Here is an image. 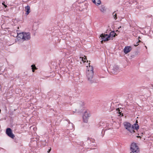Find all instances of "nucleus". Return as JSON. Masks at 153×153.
Here are the masks:
<instances>
[{"instance_id": "1", "label": "nucleus", "mask_w": 153, "mask_h": 153, "mask_svg": "<svg viewBox=\"0 0 153 153\" xmlns=\"http://www.w3.org/2000/svg\"><path fill=\"white\" fill-rule=\"evenodd\" d=\"M112 33H114L113 32H111L108 35L104 33L101 34L100 36L102 39V40L101 41V43H103V41L105 42L109 40L110 39V38L111 37V34Z\"/></svg>"}, {"instance_id": "2", "label": "nucleus", "mask_w": 153, "mask_h": 153, "mask_svg": "<svg viewBox=\"0 0 153 153\" xmlns=\"http://www.w3.org/2000/svg\"><path fill=\"white\" fill-rule=\"evenodd\" d=\"M94 75V71H87L86 72V76L87 77L88 80L90 83H92L94 82L93 79Z\"/></svg>"}, {"instance_id": "3", "label": "nucleus", "mask_w": 153, "mask_h": 153, "mask_svg": "<svg viewBox=\"0 0 153 153\" xmlns=\"http://www.w3.org/2000/svg\"><path fill=\"white\" fill-rule=\"evenodd\" d=\"M130 150L133 153H137L139 151L138 146L136 143H134L131 144Z\"/></svg>"}, {"instance_id": "4", "label": "nucleus", "mask_w": 153, "mask_h": 153, "mask_svg": "<svg viewBox=\"0 0 153 153\" xmlns=\"http://www.w3.org/2000/svg\"><path fill=\"white\" fill-rule=\"evenodd\" d=\"M90 116V114H89V111L88 110L85 111L82 117L83 122L87 123L88 121V118Z\"/></svg>"}, {"instance_id": "5", "label": "nucleus", "mask_w": 153, "mask_h": 153, "mask_svg": "<svg viewBox=\"0 0 153 153\" xmlns=\"http://www.w3.org/2000/svg\"><path fill=\"white\" fill-rule=\"evenodd\" d=\"M6 134L10 137L13 139L15 137L14 135L12 133V131L10 128H7L6 130Z\"/></svg>"}, {"instance_id": "6", "label": "nucleus", "mask_w": 153, "mask_h": 153, "mask_svg": "<svg viewBox=\"0 0 153 153\" xmlns=\"http://www.w3.org/2000/svg\"><path fill=\"white\" fill-rule=\"evenodd\" d=\"M23 35L24 38H23V40L24 41H27L30 40V33L29 32L26 33L24 32Z\"/></svg>"}, {"instance_id": "7", "label": "nucleus", "mask_w": 153, "mask_h": 153, "mask_svg": "<svg viewBox=\"0 0 153 153\" xmlns=\"http://www.w3.org/2000/svg\"><path fill=\"white\" fill-rule=\"evenodd\" d=\"M131 49V46H127L125 47L124 49V52L126 54H127L129 52Z\"/></svg>"}, {"instance_id": "8", "label": "nucleus", "mask_w": 153, "mask_h": 153, "mask_svg": "<svg viewBox=\"0 0 153 153\" xmlns=\"http://www.w3.org/2000/svg\"><path fill=\"white\" fill-rule=\"evenodd\" d=\"M124 126L126 129L128 130H129V129L131 127V124L128 122H125L124 124Z\"/></svg>"}, {"instance_id": "9", "label": "nucleus", "mask_w": 153, "mask_h": 153, "mask_svg": "<svg viewBox=\"0 0 153 153\" xmlns=\"http://www.w3.org/2000/svg\"><path fill=\"white\" fill-rule=\"evenodd\" d=\"M119 70V67L116 65H114L112 69L111 72L113 74L116 73Z\"/></svg>"}, {"instance_id": "10", "label": "nucleus", "mask_w": 153, "mask_h": 153, "mask_svg": "<svg viewBox=\"0 0 153 153\" xmlns=\"http://www.w3.org/2000/svg\"><path fill=\"white\" fill-rule=\"evenodd\" d=\"M137 123V120L136 121V123H134V125H133L131 127L132 128L134 129L137 130L139 129V127Z\"/></svg>"}, {"instance_id": "11", "label": "nucleus", "mask_w": 153, "mask_h": 153, "mask_svg": "<svg viewBox=\"0 0 153 153\" xmlns=\"http://www.w3.org/2000/svg\"><path fill=\"white\" fill-rule=\"evenodd\" d=\"M24 32L19 33H17L18 38H19L20 39H23L24 38Z\"/></svg>"}, {"instance_id": "12", "label": "nucleus", "mask_w": 153, "mask_h": 153, "mask_svg": "<svg viewBox=\"0 0 153 153\" xmlns=\"http://www.w3.org/2000/svg\"><path fill=\"white\" fill-rule=\"evenodd\" d=\"M25 11L26 12V14L27 15H28L30 12V7L29 5H27L25 7Z\"/></svg>"}, {"instance_id": "13", "label": "nucleus", "mask_w": 153, "mask_h": 153, "mask_svg": "<svg viewBox=\"0 0 153 153\" xmlns=\"http://www.w3.org/2000/svg\"><path fill=\"white\" fill-rule=\"evenodd\" d=\"M92 1L93 3L97 5H98L101 3L100 0H92Z\"/></svg>"}, {"instance_id": "14", "label": "nucleus", "mask_w": 153, "mask_h": 153, "mask_svg": "<svg viewBox=\"0 0 153 153\" xmlns=\"http://www.w3.org/2000/svg\"><path fill=\"white\" fill-rule=\"evenodd\" d=\"M81 105H79V106L78 107L77 110L79 111H80L82 110L83 108V105H84L83 103L82 102H81Z\"/></svg>"}, {"instance_id": "15", "label": "nucleus", "mask_w": 153, "mask_h": 153, "mask_svg": "<svg viewBox=\"0 0 153 153\" xmlns=\"http://www.w3.org/2000/svg\"><path fill=\"white\" fill-rule=\"evenodd\" d=\"M100 11L102 12H104L105 11V7L103 5H101L100 9Z\"/></svg>"}, {"instance_id": "16", "label": "nucleus", "mask_w": 153, "mask_h": 153, "mask_svg": "<svg viewBox=\"0 0 153 153\" xmlns=\"http://www.w3.org/2000/svg\"><path fill=\"white\" fill-rule=\"evenodd\" d=\"M31 67H32V71L33 72H34V70L36 69V67L34 65H32Z\"/></svg>"}, {"instance_id": "17", "label": "nucleus", "mask_w": 153, "mask_h": 153, "mask_svg": "<svg viewBox=\"0 0 153 153\" xmlns=\"http://www.w3.org/2000/svg\"><path fill=\"white\" fill-rule=\"evenodd\" d=\"M89 64H90V63H89ZM89 68H88V70L87 71H91L92 70V71H93V68L92 66H91L89 65Z\"/></svg>"}, {"instance_id": "18", "label": "nucleus", "mask_w": 153, "mask_h": 153, "mask_svg": "<svg viewBox=\"0 0 153 153\" xmlns=\"http://www.w3.org/2000/svg\"><path fill=\"white\" fill-rule=\"evenodd\" d=\"M115 11L112 14L113 16L114 17V19L116 20L117 19V14L115 13Z\"/></svg>"}, {"instance_id": "19", "label": "nucleus", "mask_w": 153, "mask_h": 153, "mask_svg": "<svg viewBox=\"0 0 153 153\" xmlns=\"http://www.w3.org/2000/svg\"><path fill=\"white\" fill-rule=\"evenodd\" d=\"M134 129L133 128L131 127V128L129 129V130H128L131 133H134L135 132L134 130Z\"/></svg>"}, {"instance_id": "20", "label": "nucleus", "mask_w": 153, "mask_h": 153, "mask_svg": "<svg viewBox=\"0 0 153 153\" xmlns=\"http://www.w3.org/2000/svg\"><path fill=\"white\" fill-rule=\"evenodd\" d=\"M68 123L70 125L71 127L69 128L70 129H72V128H73V124L72 123H71V122L69 121H68Z\"/></svg>"}, {"instance_id": "21", "label": "nucleus", "mask_w": 153, "mask_h": 153, "mask_svg": "<svg viewBox=\"0 0 153 153\" xmlns=\"http://www.w3.org/2000/svg\"><path fill=\"white\" fill-rule=\"evenodd\" d=\"M111 32H113L114 33H112L111 34V37L112 36V37H115L117 35L116 34V33H115L114 31H111Z\"/></svg>"}, {"instance_id": "22", "label": "nucleus", "mask_w": 153, "mask_h": 153, "mask_svg": "<svg viewBox=\"0 0 153 153\" xmlns=\"http://www.w3.org/2000/svg\"><path fill=\"white\" fill-rule=\"evenodd\" d=\"M84 57H84H82V60L83 62V63L85 62V59H87L86 57L85 56H84Z\"/></svg>"}, {"instance_id": "23", "label": "nucleus", "mask_w": 153, "mask_h": 153, "mask_svg": "<svg viewBox=\"0 0 153 153\" xmlns=\"http://www.w3.org/2000/svg\"><path fill=\"white\" fill-rule=\"evenodd\" d=\"M90 140V141L91 142L93 143H94V139H90V138H88V140Z\"/></svg>"}, {"instance_id": "24", "label": "nucleus", "mask_w": 153, "mask_h": 153, "mask_svg": "<svg viewBox=\"0 0 153 153\" xmlns=\"http://www.w3.org/2000/svg\"><path fill=\"white\" fill-rule=\"evenodd\" d=\"M116 111H117V113L118 112L119 114H120V115L121 114V113L122 111H120V109H119V108H117L116 109Z\"/></svg>"}, {"instance_id": "25", "label": "nucleus", "mask_w": 153, "mask_h": 153, "mask_svg": "<svg viewBox=\"0 0 153 153\" xmlns=\"http://www.w3.org/2000/svg\"><path fill=\"white\" fill-rule=\"evenodd\" d=\"M51 148H50V149H49L48 150V151L47 152L48 153H49V152H50L51 151Z\"/></svg>"}, {"instance_id": "26", "label": "nucleus", "mask_w": 153, "mask_h": 153, "mask_svg": "<svg viewBox=\"0 0 153 153\" xmlns=\"http://www.w3.org/2000/svg\"><path fill=\"white\" fill-rule=\"evenodd\" d=\"M138 45H139V44L138 43V42H137V43H136V44L134 45L135 46H137Z\"/></svg>"}, {"instance_id": "27", "label": "nucleus", "mask_w": 153, "mask_h": 153, "mask_svg": "<svg viewBox=\"0 0 153 153\" xmlns=\"http://www.w3.org/2000/svg\"><path fill=\"white\" fill-rule=\"evenodd\" d=\"M4 6L5 7H7V6L6 5H5V4H4Z\"/></svg>"}, {"instance_id": "28", "label": "nucleus", "mask_w": 153, "mask_h": 153, "mask_svg": "<svg viewBox=\"0 0 153 153\" xmlns=\"http://www.w3.org/2000/svg\"><path fill=\"white\" fill-rule=\"evenodd\" d=\"M121 26H120V27H118V29H119L120 28H121Z\"/></svg>"}, {"instance_id": "29", "label": "nucleus", "mask_w": 153, "mask_h": 153, "mask_svg": "<svg viewBox=\"0 0 153 153\" xmlns=\"http://www.w3.org/2000/svg\"><path fill=\"white\" fill-rule=\"evenodd\" d=\"M138 39H140V37H139H139H138Z\"/></svg>"}, {"instance_id": "30", "label": "nucleus", "mask_w": 153, "mask_h": 153, "mask_svg": "<svg viewBox=\"0 0 153 153\" xmlns=\"http://www.w3.org/2000/svg\"><path fill=\"white\" fill-rule=\"evenodd\" d=\"M141 42V41L140 40H139V42Z\"/></svg>"}, {"instance_id": "31", "label": "nucleus", "mask_w": 153, "mask_h": 153, "mask_svg": "<svg viewBox=\"0 0 153 153\" xmlns=\"http://www.w3.org/2000/svg\"><path fill=\"white\" fill-rule=\"evenodd\" d=\"M151 85L152 87H153V85Z\"/></svg>"}, {"instance_id": "32", "label": "nucleus", "mask_w": 153, "mask_h": 153, "mask_svg": "<svg viewBox=\"0 0 153 153\" xmlns=\"http://www.w3.org/2000/svg\"><path fill=\"white\" fill-rule=\"evenodd\" d=\"M122 114V116H123V114Z\"/></svg>"}, {"instance_id": "33", "label": "nucleus", "mask_w": 153, "mask_h": 153, "mask_svg": "<svg viewBox=\"0 0 153 153\" xmlns=\"http://www.w3.org/2000/svg\"><path fill=\"white\" fill-rule=\"evenodd\" d=\"M2 4L4 5V4L3 3H2Z\"/></svg>"}, {"instance_id": "34", "label": "nucleus", "mask_w": 153, "mask_h": 153, "mask_svg": "<svg viewBox=\"0 0 153 153\" xmlns=\"http://www.w3.org/2000/svg\"><path fill=\"white\" fill-rule=\"evenodd\" d=\"M0 89H1V86L0 87Z\"/></svg>"}, {"instance_id": "35", "label": "nucleus", "mask_w": 153, "mask_h": 153, "mask_svg": "<svg viewBox=\"0 0 153 153\" xmlns=\"http://www.w3.org/2000/svg\"><path fill=\"white\" fill-rule=\"evenodd\" d=\"M92 145H95L94 144H93Z\"/></svg>"}, {"instance_id": "36", "label": "nucleus", "mask_w": 153, "mask_h": 153, "mask_svg": "<svg viewBox=\"0 0 153 153\" xmlns=\"http://www.w3.org/2000/svg\"><path fill=\"white\" fill-rule=\"evenodd\" d=\"M18 28L19 29V27H18Z\"/></svg>"}, {"instance_id": "37", "label": "nucleus", "mask_w": 153, "mask_h": 153, "mask_svg": "<svg viewBox=\"0 0 153 153\" xmlns=\"http://www.w3.org/2000/svg\"><path fill=\"white\" fill-rule=\"evenodd\" d=\"M0 111H1V110L0 109Z\"/></svg>"}]
</instances>
